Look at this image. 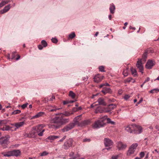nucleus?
<instances>
[{
    "label": "nucleus",
    "instance_id": "nucleus-8",
    "mask_svg": "<svg viewBox=\"0 0 159 159\" xmlns=\"http://www.w3.org/2000/svg\"><path fill=\"white\" fill-rule=\"evenodd\" d=\"M73 140L71 139L67 140L64 143L63 148L65 149H68L71 147L73 144Z\"/></svg>",
    "mask_w": 159,
    "mask_h": 159
},
{
    "label": "nucleus",
    "instance_id": "nucleus-10",
    "mask_svg": "<svg viewBox=\"0 0 159 159\" xmlns=\"http://www.w3.org/2000/svg\"><path fill=\"white\" fill-rule=\"evenodd\" d=\"M136 66L139 69L140 72L143 73V68L141 60L138 59L136 64Z\"/></svg>",
    "mask_w": 159,
    "mask_h": 159
},
{
    "label": "nucleus",
    "instance_id": "nucleus-59",
    "mask_svg": "<svg viewBox=\"0 0 159 159\" xmlns=\"http://www.w3.org/2000/svg\"><path fill=\"white\" fill-rule=\"evenodd\" d=\"M68 100L65 101L63 102V104L64 105L68 104Z\"/></svg>",
    "mask_w": 159,
    "mask_h": 159
},
{
    "label": "nucleus",
    "instance_id": "nucleus-26",
    "mask_svg": "<svg viewBox=\"0 0 159 159\" xmlns=\"http://www.w3.org/2000/svg\"><path fill=\"white\" fill-rule=\"evenodd\" d=\"M2 1L0 3V7H2L8 3L10 0H2Z\"/></svg>",
    "mask_w": 159,
    "mask_h": 159
},
{
    "label": "nucleus",
    "instance_id": "nucleus-43",
    "mask_svg": "<svg viewBox=\"0 0 159 159\" xmlns=\"http://www.w3.org/2000/svg\"><path fill=\"white\" fill-rule=\"evenodd\" d=\"M48 154V153L46 152V151H44L41 153L40 154L41 156H43L47 155Z\"/></svg>",
    "mask_w": 159,
    "mask_h": 159
},
{
    "label": "nucleus",
    "instance_id": "nucleus-63",
    "mask_svg": "<svg viewBox=\"0 0 159 159\" xmlns=\"http://www.w3.org/2000/svg\"><path fill=\"white\" fill-rule=\"evenodd\" d=\"M142 99H141V100H140L139 102H138L137 103V104H136V106H137L138 104H139L140 103H141L142 101Z\"/></svg>",
    "mask_w": 159,
    "mask_h": 159
},
{
    "label": "nucleus",
    "instance_id": "nucleus-23",
    "mask_svg": "<svg viewBox=\"0 0 159 159\" xmlns=\"http://www.w3.org/2000/svg\"><path fill=\"white\" fill-rule=\"evenodd\" d=\"M98 102L99 105H106V103L105 102L104 99L102 98H99L98 100Z\"/></svg>",
    "mask_w": 159,
    "mask_h": 159
},
{
    "label": "nucleus",
    "instance_id": "nucleus-27",
    "mask_svg": "<svg viewBox=\"0 0 159 159\" xmlns=\"http://www.w3.org/2000/svg\"><path fill=\"white\" fill-rule=\"evenodd\" d=\"M115 9V6L113 4H111L109 8L111 13L113 14L114 12Z\"/></svg>",
    "mask_w": 159,
    "mask_h": 159
},
{
    "label": "nucleus",
    "instance_id": "nucleus-25",
    "mask_svg": "<svg viewBox=\"0 0 159 159\" xmlns=\"http://www.w3.org/2000/svg\"><path fill=\"white\" fill-rule=\"evenodd\" d=\"M17 56V57L16 58V61L18 60H19L20 58V56L19 55H18L16 53V52H13L12 53V59H14L15 58V57Z\"/></svg>",
    "mask_w": 159,
    "mask_h": 159
},
{
    "label": "nucleus",
    "instance_id": "nucleus-22",
    "mask_svg": "<svg viewBox=\"0 0 159 159\" xmlns=\"http://www.w3.org/2000/svg\"><path fill=\"white\" fill-rule=\"evenodd\" d=\"M44 115H45V113L43 112H40L37 114L33 117V118H39L41 116H43Z\"/></svg>",
    "mask_w": 159,
    "mask_h": 159
},
{
    "label": "nucleus",
    "instance_id": "nucleus-35",
    "mask_svg": "<svg viewBox=\"0 0 159 159\" xmlns=\"http://www.w3.org/2000/svg\"><path fill=\"white\" fill-rule=\"evenodd\" d=\"M71 130L69 127L67 125L64 128L62 129V131L63 132L68 131Z\"/></svg>",
    "mask_w": 159,
    "mask_h": 159
},
{
    "label": "nucleus",
    "instance_id": "nucleus-9",
    "mask_svg": "<svg viewBox=\"0 0 159 159\" xmlns=\"http://www.w3.org/2000/svg\"><path fill=\"white\" fill-rule=\"evenodd\" d=\"M127 146L126 143H124L121 141L116 143V147L119 150L122 151L126 149Z\"/></svg>",
    "mask_w": 159,
    "mask_h": 159
},
{
    "label": "nucleus",
    "instance_id": "nucleus-12",
    "mask_svg": "<svg viewBox=\"0 0 159 159\" xmlns=\"http://www.w3.org/2000/svg\"><path fill=\"white\" fill-rule=\"evenodd\" d=\"M134 128L135 129L134 133L136 134H139L142 132V127L138 125H134Z\"/></svg>",
    "mask_w": 159,
    "mask_h": 159
},
{
    "label": "nucleus",
    "instance_id": "nucleus-5",
    "mask_svg": "<svg viewBox=\"0 0 159 159\" xmlns=\"http://www.w3.org/2000/svg\"><path fill=\"white\" fill-rule=\"evenodd\" d=\"M104 125L103 119H101L95 121L93 125V127L94 129H98L103 126Z\"/></svg>",
    "mask_w": 159,
    "mask_h": 159
},
{
    "label": "nucleus",
    "instance_id": "nucleus-62",
    "mask_svg": "<svg viewBox=\"0 0 159 159\" xmlns=\"http://www.w3.org/2000/svg\"><path fill=\"white\" fill-rule=\"evenodd\" d=\"M150 80V78L149 77H147L144 81V83Z\"/></svg>",
    "mask_w": 159,
    "mask_h": 159
},
{
    "label": "nucleus",
    "instance_id": "nucleus-4",
    "mask_svg": "<svg viewBox=\"0 0 159 159\" xmlns=\"http://www.w3.org/2000/svg\"><path fill=\"white\" fill-rule=\"evenodd\" d=\"M25 124L24 121L17 122L14 124H11V130L15 131L16 129L22 127Z\"/></svg>",
    "mask_w": 159,
    "mask_h": 159
},
{
    "label": "nucleus",
    "instance_id": "nucleus-7",
    "mask_svg": "<svg viewBox=\"0 0 159 159\" xmlns=\"http://www.w3.org/2000/svg\"><path fill=\"white\" fill-rule=\"evenodd\" d=\"M104 143L106 147H109L108 148H106L104 150L107 149V150H110L111 147H110L112 146L113 144V142L109 139L107 138H105L104 139Z\"/></svg>",
    "mask_w": 159,
    "mask_h": 159
},
{
    "label": "nucleus",
    "instance_id": "nucleus-6",
    "mask_svg": "<svg viewBox=\"0 0 159 159\" xmlns=\"http://www.w3.org/2000/svg\"><path fill=\"white\" fill-rule=\"evenodd\" d=\"M138 146L137 143H135L133 144L129 148L128 151L127 155L128 156H130L131 154H133L136 148Z\"/></svg>",
    "mask_w": 159,
    "mask_h": 159
},
{
    "label": "nucleus",
    "instance_id": "nucleus-18",
    "mask_svg": "<svg viewBox=\"0 0 159 159\" xmlns=\"http://www.w3.org/2000/svg\"><path fill=\"white\" fill-rule=\"evenodd\" d=\"M10 9V5L8 4L7 6H5L4 9L0 11V13L1 14H3L9 10Z\"/></svg>",
    "mask_w": 159,
    "mask_h": 159
},
{
    "label": "nucleus",
    "instance_id": "nucleus-31",
    "mask_svg": "<svg viewBox=\"0 0 159 159\" xmlns=\"http://www.w3.org/2000/svg\"><path fill=\"white\" fill-rule=\"evenodd\" d=\"M1 154L3 155V156L5 157H10V152L8 151L7 152H2Z\"/></svg>",
    "mask_w": 159,
    "mask_h": 159
},
{
    "label": "nucleus",
    "instance_id": "nucleus-29",
    "mask_svg": "<svg viewBox=\"0 0 159 159\" xmlns=\"http://www.w3.org/2000/svg\"><path fill=\"white\" fill-rule=\"evenodd\" d=\"M59 138V137L58 136L56 135H50L48 136L47 138V139H48L51 140H54L58 138Z\"/></svg>",
    "mask_w": 159,
    "mask_h": 159
},
{
    "label": "nucleus",
    "instance_id": "nucleus-40",
    "mask_svg": "<svg viewBox=\"0 0 159 159\" xmlns=\"http://www.w3.org/2000/svg\"><path fill=\"white\" fill-rule=\"evenodd\" d=\"M52 107L54 108L53 109H51L50 110V111H56L57 110H59L61 109V108H57L55 106H51Z\"/></svg>",
    "mask_w": 159,
    "mask_h": 159
},
{
    "label": "nucleus",
    "instance_id": "nucleus-45",
    "mask_svg": "<svg viewBox=\"0 0 159 159\" xmlns=\"http://www.w3.org/2000/svg\"><path fill=\"white\" fill-rule=\"evenodd\" d=\"M99 69L100 71L102 72H105L104 67L103 66H100L99 67Z\"/></svg>",
    "mask_w": 159,
    "mask_h": 159
},
{
    "label": "nucleus",
    "instance_id": "nucleus-20",
    "mask_svg": "<svg viewBox=\"0 0 159 159\" xmlns=\"http://www.w3.org/2000/svg\"><path fill=\"white\" fill-rule=\"evenodd\" d=\"M134 125H129L126 127L125 130L128 132L133 133V128H134Z\"/></svg>",
    "mask_w": 159,
    "mask_h": 159
},
{
    "label": "nucleus",
    "instance_id": "nucleus-19",
    "mask_svg": "<svg viewBox=\"0 0 159 159\" xmlns=\"http://www.w3.org/2000/svg\"><path fill=\"white\" fill-rule=\"evenodd\" d=\"M81 115H80L76 117L73 120V123H74L75 125L79 124V121L81 119L80 118L81 117Z\"/></svg>",
    "mask_w": 159,
    "mask_h": 159
},
{
    "label": "nucleus",
    "instance_id": "nucleus-37",
    "mask_svg": "<svg viewBox=\"0 0 159 159\" xmlns=\"http://www.w3.org/2000/svg\"><path fill=\"white\" fill-rule=\"evenodd\" d=\"M107 123L109 124H110L112 125H114L115 124V122L111 120V119L109 118H107Z\"/></svg>",
    "mask_w": 159,
    "mask_h": 159
},
{
    "label": "nucleus",
    "instance_id": "nucleus-54",
    "mask_svg": "<svg viewBox=\"0 0 159 159\" xmlns=\"http://www.w3.org/2000/svg\"><path fill=\"white\" fill-rule=\"evenodd\" d=\"M5 123V121L4 120H0V126H2Z\"/></svg>",
    "mask_w": 159,
    "mask_h": 159
},
{
    "label": "nucleus",
    "instance_id": "nucleus-48",
    "mask_svg": "<svg viewBox=\"0 0 159 159\" xmlns=\"http://www.w3.org/2000/svg\"><path fill=\"white\" fill-rule=\"evenodd\" d=\"M28 105V103H25V104H23L21 106V107L23 109H25L27 106Z\"/></svg>",
    "mask_w": 159,
    "mask_h": 159
},
{
    "label": "nucleus",
    "instance_id": "nucleus-41",
    "mask_svg": "<svg viewBox=\"0 0 159 159\" xmlns=\"http://www.w3.org/2000/svg\"><path fill=\"white\" fill-rule=\"evenodd\" d=\"M75 34L74 32H72L69 35V38L72 39L75 37Z\"/></svg>",
    "mask_w": 159,
    "mask_h": 159
},
{
    "label": "nucleus",
    "instance_id": "nucleus-36",
    "mask_svg": "<svg viewBox=\"0 0 159 159\" xmlns=\"http://www.w3.org/2000/svg\"><path fill=\"white\" fill-rule=\"evenodd\" d=\"M159 92V89H154L151 90L149 92L150 93H153L155 92L157 93V92Z\"/></svg>",
    "mask_w": 159,
    "mask_h": 159
},
{
    "label": "nucleus",
    "instance_id": "nucleus-56",
    "mask_svg": "<svg viewBox=\"0 0 159 159\" xmlns=\"http://www.w3.org/2000/svg\"><path fill=\"white\" fill-rule=\"evenodd\" d=\"M98 106V104H96L95 103H93V104H92L91 105V108H94L95 107H96V106Z\"/></svg>",
    "mask_w": 159,
    "mask_h": 159
},
{
    "label": "nucleus",
    "instance_id": "nucleus-50",
    "mask_svg": "<svg viewBox=\"0 0 159 159\" xmlns=\"http://www.w3.org/2000/svg\"><path fill=\"white\" fill-rule=\"evenodd\" d=\"M133 80V79L131 77L128 78L125 80V82L129 83Z\"/></svg>",
    "mask_w": 159,
    "mask_h": 159
},
{
    "label": "nucleus",
    "instance_id": "nucleus-24",
    "mask_svg": "<svg viewBox=\"0 0 159 159\" xmlns=\"http://www.w3.org/2000/svg\"><path fill=\"white\" fill-rule=\"evenodd\" d=\"M37 134V133L33 127L30 133V137L32 138L34 137Z\"/></svg>",
    "mask_w": 159,
    "mask_h": 159
},
{
    "label": "nucleus",
    "instance_id": "nucleus-17",
    "mask_svg": "<svg viewBox=\"0 0 159 159\" xmlns=\"http://www.w3.org/2000/svg\"><path fill=\"white\" fill-rule=\"evenodd\" d=\"M90 123V121L89 120H85L81 121L80 124H79V125L81 126H83L89 125Z\"/></svg>",
    "mask_w": 159,
    "mask_h": 159
},
{
    "label": "nucleus",
    "instance_id": "nucleus-60",
    "mask_svg": "<svg viewBox=\"0 0 159 159\" xmlns=\"http://www.w3.org/2000/svg\"><path fill=\"white\" fill-rule=\"evenodd\" d=\"M38 48L39 50H42L43 48V47L41 45H39Z\"/></svg>",
    "mask_w": 159,
    "mask_h": 159
},
{
    "label": "nucleus",
    "instance_id": "nucleus-47",
    "mask_svg": "<svg viewBox=\"0 0 159 159\" xmlns=\"http://www.w3.org/2000/svg\"><path fill=\"white\" fill-rule=\"evenodd\" d=\"M130 96L129 95H125L124 98L125 100H127L130 97Z\"/></svg>",
    "mask_w": 159,
    "mask_h": 159
},
{
    "label": "nucleus",
    "instance_id": "nucleus-38",
    "mask_svg": "<svg viewBox=\"0 0 159 159\" xmlns=\"http://www.w3.org/2000/svg\"><path fill=\"white\" fill-rule=\"evenodd\" d=\"M128 68H127L126 69H125L123 70V74L125 76H127L128 75Z\"/></svg>",
    "mask_w": 159,
    "mask_h": 159
},
{
    "label": "nucleus",
    "instance_id": "nucleus-51",
    "mask_svg": "<svg viewBox=\"0 0 159 159\" xmlns=\"http://www.w3.org/2000/svg\"><path fill=\"white\" fill-rule=\"evenodd\" d=\"M145 153L144 152H141L139 154V156L141 158L143 157L144 156Z\"/></svg>",
    "mask_w": 159,
    "mask_h": 159
},
{
    "label": "nucleus",
    "instance_id": "nucleus-3",
    "mask_svg": "<svg viewBox=\"0 0 159 159\" xmlns=\"http://www.w3.org/2000/svg\"><path fill=\"white\" fill-rule=\"evenodd\" d=\"M45 126V125L42 124L39 125L33 128L38 133V135L42 136L43 135V133L45 131V129H42Z\"/></svg>",
    "mask_w": 159,
    "mask_h": 159
},
{
    "label": "nucleus",
    "instance_id": "nucleus-30",
    "mask_svg": "<svg viewBox=\"0 0 159 159\" xmlns=\"http://www.w3.org/2000/svg\"><path fill=\"white\" fill-rule=\"evenodd\" d=\"M10 128L9 126L7 125H3V127L2 128H0V129L3 131H7L9 130Z\"/></svg>",
    "mask_w": 159,
    "mask_h": 159
},
{
    "label": "nucleus",
    "instance_id": "nucleus-34",
    "mask_svg": "<svg viewBox=\"0 0 159 159\" xmlns=\"http://www.w3.org/2000/svg\"><path fill=\"white\" fill-rule=\"evenodd\" d=\"M69 96L71 97L72 98H75V95L72 91H70L69 92Z\"/></svg>",
    "mask_w": 159,
    "mask_h": 159
},
{
    "label": "nucleus",
    "instance_id": "nucleus-44",
    "mask_svg": "<svg viewBox=\"0 0 159 159\" xmlns=\"http://www.w3.org/2000/svg\"><path fill=\"white\" fill-rule=\"evenodd\" d=\"M73 114V112H69L66 111L64 113V115L65 116H69Z\"/></svg>",
    "mask_w": 159,
    "mask_h": 159
},
{
    "label": "nucleus",
    "instance_id": "nucleus-28",
    "mask_svg": "<svg viewBox=\"0 0 159 159\" xmlns=\"http://www.w3.org/2000/svg\"><path fill=\"white\" fill-rule=\"evenodd\" d=\"M131 74H132L134 76L136 77L137 76V72L136 70V69L133 68V67H132L131 68Z\"/></svg>",
    "mask_w": 159,
    "mask_h": 159
},
{
    "label": "nucleus",
    "instance_id": "nucleus-13",
    "mask_svg": "<svg viewBox=\"0 0 159 159\" xmlns=\"http://www.w3.org/2000/svg\"><path fill=\"white\" fill-rule=\"evenodd\" d=\"M20 151L19 150H14L11 151V156H15L18 157L20 156Z\"/></svg>",
    "mask_w": 159,
    "mask_h": 159
},
{
    "label": "nucleus",
    "instance_id": "nucleus-32",
    "mask_svg": "<svg viewBox=\"0 0 159 159\" xmlns=\"http://www.w3.org/2000/svg\"><path fill=\"white\" fill-rule=\"evenodd\" d=\"M74 152H71L70 153V157H71V158L69 159H76V158H77L78 157V156L77 155V156H75L74 155Z\"/></svg>",
    "mask_w": 159,
    "mask_h": 159
},
{
    "label": "nucleus",
    "instance_id": "nucleus-58",
    "mask_svg": "<svg viewBox=\"0 0 159 159\" xmlns=\"http://www.w3.org/2000/svg\"><path fill=\"white\" fill-rule=\"evenodd\" d=\"M49 99L48 98H45L44 99V102H48L49 101Z\"/></svg>",
    "mask_w": 159,
    "mask_h": 159
},
{
    "label": "nucleus",
    "instance_id": "nucleus-14",
    "mask_svg": "<svg viewBox=\"0 0 159 159\" xmlns=\"http://www.w3.org/2000/svg\"><path fill=\"white\" fill-rule=\"evenodd\" d=\"M154 63L152 60H148L146 65V67L147 69H150L154 65Z\"/></svg>",
    "mask_w": 159,
    "mask_h": 159
},
{
    "label": "nucleus",
    "instance_id": "nucleus-42",
    "mask_svg": "<svg viewBox=\"0 0 159 159\" xmlns=\"http://www.w3.org/2000/svg\"><path fill=\"white\" fill-rule=\"evenodd\" d=\"M41 43L43 46V47H45L47 46V43L44 40L41 41Z\"/></svg>",
    "mask_w": 159,
    "mask_h": 159
},
{
    "label": "nucleus",
    "instance_id": "nucleus-55",
    "mask_svg": "<svg viewBox=\"0 0 159 159\" xmlns=\"http://www.w3.org/2000/svg\"><path fill=\"white\" fill-rule=\"evenodd\" d=\"M119 157V156L118 155L116 156H112L111 157L112 159H117Z\"/></svg>",
    "mask_w": 159,
    "mask_h": 159
},
{
    "label": "nucleus",
    "instance_id": "nucleus-15",
    "mask_svg": "<svg viewBox=\"0 0 159 159\" xmlns=\"http://www.w3.org/2000/svg\"><path fill=\"white\" fill-rule=\"evenodd\" d=\"M152 51L151 49H148L145 51L142 56V59L145 61L147 57V54L150 52H152Z\"/></svg>",
    "mask_w": 159,
    "mask_h": 159
},
{
    "label": "nucleus",
    "instance_id": "nucleus-49",
    "mask_svg": "<svg viewBox=\"0 0 159 159\" xmlns=\"http://www.w3.org/2000/svg\"><path fill=\"white\" fill-rule=\"evenodd\" d=\"M51 40L52 42L54 43H57L58 42L57 39L55 38H52Z\"/></svg>",
    "mask_w": 159,
    "mask_h": 159
},
{
    "label": "nucleus",
    "instance_id": "nucleus-16",
    "mask_svg": "<svg viewBox=\"0 0 159 159\" xmlns=\"http://www.w3.org/2000/svg\"><path fill=\"white\" fill-rule=\"evenodd\" d=\"M116 107V105L113 104H109L105 110V112H108L110 111Z\"/></svg>",
    "mask_w": 159,
    "mask_h": 159
},
{
    "label": "nucleus",
    "instance_id": "nucleus-39",
    "mask_svg": "<svg viewBox=\"0 0 159 159\" xmlns=\"http://www.w3.org/2000/svg\"><path fill=\"white\" fill-rule=\"evenodd\" d=\"M20 112L21 111L20 110H16L12 112L11 113V114L15 115L17 114H19L20 113Z\"/></svg>",
    "mask_w": 159,
    "mask_h": 159
},
{
    "label": "nucleus",
    "instance_id": "nucleus-1",
    "mask_svg": "<svg viewBox=\"0 0 159 159\" xmlns=\"http://www.w3.org/2000/svg\"><path fill=\"white\" fill-rule=\"evenodd\" d=\"M50 121L51 124L49 125V128L56 130L68 122L69 119L64 118L62 116H56L51 118Z\"/></svg>",
    "mask_w": 159,
    "mask_h": 159
},
{
    "label": "nucleus",
    "instance_id": "nucleus-57",
    "mask_svg": "<svg viewBox=\"0 0 159 159\" xmlns=\"http://www.w3.org/2000/svg\"><path fill=\"white\" fill-rule=\"evenodd\" d=\"M78 111V109L77 108L74 107L72 109V111L73 112H75Z\"/></svg>",
    "mask_w": 159,
    "mask_h": 159
},
{
    "label": "nucleus",
    "instance_id": "nucleus-2",
    "mask_svg": "<svg viewBox=\"0 0 159 159\" xmlns=\"http://www.w3.org/2000/svg\"><path fill=\"white\" fill-rule=\"evenodd\" d=\"M10 138V137L9 135L2 137L0 138V145L4 148H7V145L9 144Z\"/></svg>",
    "mask_w": 159,
    "mask_h": 159
},
{
    "label": "nucleus",
    "instance_id": "nucleus-64",
    "mask_svg": "<svg viewBox=\"0 0 159 159\" xmlns=\"http://www.w3.org/2000/svg\"><path fill=\"white\" fill-rule=\"evenodd\" d=\"M129 29H133L134 30H135V28L134 27H132V26H129Z\"/></svg>",
    "mask_w": 159,
    "mask_h": 159
},
{
    "label": "nucleus",
    "instance_id": "nucleus-11",
    "mask_svg": "<svg viewBox=\"0 0 159 159\" xmlns=\"http://www.w3.org/2000/svg\"><path fill=\"white\" fill-rule=\"evenodd\" d=\"M104 76L99 74H98L94 77L93 79L94 81L96 83H98L103 79Z\"/></svg>",
    "mask_w": 159,
    "mask_h": 159
},
{
    "label": "nucleus",
    "instance_id": "nucleus-53",
    "mask_svg": "<svg viewBox=\"0 0 159 159\" xmlns=\"http://www.w3.org/2000/svg\"><path fill=\"white\" fill-rule=\"evenodd\" d=\"M90 141V139H83V141L84 142H89Z\"/></svg>",
    "mask_w": 159,
    "mask_h": 159
},
{
    "label": "nucleus",
    "instance_id": "nucleus-61",
    "mask_svg": "<svg viewBox=\"0 0 159 159\" xmlns=\"http://www.w3.org/2000/svg\"><path fill=\"white\" fill-rule=\"evenodd\" d=\"M55 99V97L54 96H52V98H50V99H49V101H52L53 100H54Z\"/></svg>",
    "mask_w": 159,
    "mask_h": 159
},
{
    "label": "nucleus",
    "instance_id": "nucleus-33",
    "mask_svg": "<svg viewBox=\"0 0 159 159\" xmlns=\"http://www.w3.org/2000/svg\"><path fill=\"white\" fill-rule=\"evenodd\" d=\"M75 125L73 122H71L67 126L69 127L70 129H72L75 126Z\"/></svg>",
    "mask_w": 159,
    "mask_h": 159
},
{
    "label": "nucleus",
    "instance_id": "nucleus-52",
    "mask_svg": "<svg viewBox=\"0 0 159 159\" xmlns=\"http://www.w3.org/2000/svg\"><path fill=\"white\" fill-rule=\"evenodd\" d=\"M66 135L64 136L61 139H60L58 141V142H63L66 139Z\"/></svg>",
    "mask_w": 159,
    "mask_h": 159
},
{
    "label": "nucleus",
    "instance_id": "nucleus-46",
    "mask_svg": "<svg viewBox=\"0 0 159 159\" xmlns=\"http://www.w3.org/2000/svg\"><path fill=\"white\" fill-rule=\"evenodd\" d=\"M103 89H105L107 93H110L111 92V89L110 88L105 87Z\"/></svg>",
    "mask_w": 159,
    "mask_h": 159
},
{
    "label": "nucleus",
    "instance_id": "nucleus-21",
    "mask_svg": "<svg viewBox=\"0 0 159 159\" xmlns=\"http://www.w3.org/2000/svg\"><path fill=\"white\" fill-rule=\"evenodd\" d=\"M104 112H105V109H104L99 106L97 107V109L95 111V112L96 113H101Z\"/></svg>",
    "mask_w": 159,
    "mask_h": 159
}]
</instances>
